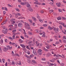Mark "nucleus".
<instances>
[{
  "label": "nucleus",
  "mask_w": 66,
  "mask_h": 66,
  "mask_svg": "<svg viewBox=\"0 0 66 66\" xmlns=\"http://www.w3.org/2000/svg\"><path fill=\"white\" fill-rule=\"evenodd\" d=\"M34 1H35V2H34V4H36V2H38V1L37 0H34Z\"/></svg>",
  "instance_id": "8fccbe9b"
},
{
  "label": "nucleus",
  "mask_w": 66,
  "mask_h": 66,
  "mask_svg": "<svg viewBox=\"0 0 66 66\" xmlns=\"http://www.w3.org/2000/svg\"><path fill=\"white\" fill-rule=\"evenodd\" d=\"M20 46H21L22 47V48H26V46L24 45V44H20Z\"/></svg>",
  "instance_id": "9d476101"
},
{
  "label": "nucleus",
  "mask_w": 66,
  "mask_h": 66,
  "mask_svg": "<svg viewBox=\"0 0 66 66\" xmlns=\"http://www.w3.org/2000/svg\"><path fill=\"white\" fill-rule=\"evenodd\" d=\"M32 19H33L34 21H36V19L35 17H32Z\"/></svg>",
  "instance_id": "2eb2a0df"
},
{
  "label": "nucleus",
  "mask_w": 66,
  "mask_h": 66,
  "mask_svg": "<svg viewBox=\"0 0 66 66\" xmlns=\"http://www.w3.org/2000/svg\"><path fill=\"white\" fill-rule=\"evenodd\" d=\"M52 65H54V64L53 63H50V66H52Z\"/></svg>",
  "instance_id": "0e129e2a"
},
{
  "label": "nucleus",
  "mask_w": 66,
  "mask_h": 66,
  "mask_svg": "<svg viewBox=\"0 0 66 66\" xmlns=\"http://www.w3.org/2000/svg\"><path fill=\"white\" fill-rule=\"evenodd\" d=\"M30 6L31 5H30L29 4H28L27 5V7H30Z\"/></svg>",
  "instance_id": "e433bc0d"
},
{
  "label": "nucleus",
  "mask_w": 66,
  "mask_h": 66,
  "mask_svg": "<svg viewBox=\"0 0 66 66\" xmlns=\"http://www.w3.org/2000/svg\"><path fill=\"white\" fill-rule=\"evenodd\" d=\"M12 45H13V46H15V45H16V44H15V43H12Z\"/></svg>",
  "instance_id": "3c124183"
},
{
  "label": "nucleus",
  "mask_w": 66,
  "mask_h": 66,
  "mask_svg": "<svg viewBox=\"0 0 66 66\" xmlns=\"http://www.w3.org/2000/svg\"><path fill=\"white\" fill-rule=\"evenodd\" d=\"M59 29L58 28H55L54 29V31H59Z\"/></svg>",
  "instance_id": "ddd939ff"
},
{
  "label": "nucleus",
  "mask_w": 66,
  "mask_h": 66,
  "mask_svg": "<svg viewBox=\"0 0 66 66\" xmlns=\"http://www.w3.org/2000/svg\"><path fill=\"white\" fill-rule=\"evenodd\" d=\"M38 53L39 54V55H42V50L40 49H39L38 50Z\"/></svg>",
  "instance_id": "f257e3e1"
},
{
  "label": "nucleus",
  "mask_w": 66,
  "mask_h": 66,
  "mask_svg": "<svg viewBox=\"0 0 66 66\" xmlns=\"http://www.w3.org/2000/svg\"><path fill=\"white\" fill-rule=\"evenodd\" d=\"M63 43H66V40L65 39H63Z\"/></svg>",
  "instance_id": "a19ab883"
},
{
  "label": "nucleus",
  "mask_w": 66,
  "mask_h": 66,
  "mask_svg": "<svg viewBox=\"0 0 66 66\" xmlns=\"http://www.w3.org/2000/svg\"><path fill=\"white\" fill-rule=\"evenodd\" d=\"M28 34L29 35H32V33H31V32H30V31H28Z\"/></svg>",
  "instance_id": "338daca9"
},
{
  "label": "nucleus",
  "mask_w": 66,
  "mask_h": 66,
  "mask_svg": "<svg viewBox=\"0 0 66 66\" xmlns=\"http://www.w3.org/2000/svg\"><path fill=\"white\" fill-rule=\"evenodd\" d=\"M63 39H65L66 40V36H64L63 37Z\"/></svg>",
  "instance_id": "4d7b16f0"
},
{
  "label": "nucleus",
  "mask_w": 66,
  "mask_h": 66,
  "mask_svg": "<svg viewBox=\"0 0 66 66\" xmlns=\"http://www.w3.org/2000/svg\"><path fill=\"white\" fill-rule=\"evenodd\" d=\"M43 49L45 51H49V50H48L46 49V48L44 47L43 48Z\"/></svg>",
  "instance_id": "4be33fe9"
},
{
  "label": "nucleus",
  "mask_w": 66,
  "mask_h": 66,
  "mask_svg": "<svg viewBox=\"0 0 66 66\" xmlns=\"http://www.w3.org/2000/svg\"><path fill=\"white\" fill-rule=\"evenodd\" d=\"M51 1H52L53 2V3H52L51 2L50 3V4H51V5H52V4H53L54 3H53L54 1H53V0H50Z\"/></svg>",
  "instance_id": "5701e85b"
},
{
  "label": "nucleus",
  "mask_w": 66,
  "mask_h": 66,
  "mask_svg": "<svg viewBox=\"0 0 66 66\" xmlns=\"http://www.w3.org/2000/svg\"><path fill=\"white\" fill-rule=\"evenodd\" d=\"M54 56H56V57H60V56H61V57H62V56H61L60 55H56V54H55L54 55Z\"/></svg>",
  "instance_id": "39448f33"
},
{
  "label": "nucleus",
  "mask_w": 66,
  "mask_h": 66,
  "mask_svg": "<svg viewBox=\"0 0 66 66\" xmlns=\"http://www.w3.org/2000/svg\"><path fill=\"white\" fill-rule=\"evenodd\" d=\"M24 36L25 37H27V38H29V36H27L26 35H24Z\"/></svg>",
  "instance_id": "ea45409f"
},
{
  "label": "nucleus",
  "mask_w": 66,
  "mask_h": 66,
  "mask_svg": "<svg viewBox=\"0 0 66 66\" xmlns=\"http://www.w3.org/2000/svg\"><path fill=\"white\" fill-rule=\"evenodd\" d=\"M4 50H5V51H7V50H8V48H7V47H5L4 48Z\"/></svg>",
  "instance_id": "c756f323"
},
{
  "label": "nucleus",
  "mask_w": 66,
  "mask_h": 66,
  "mask_svg": "<svg viewBox=\"0 0 66 66\" xmlns=\"http://www.w3.org/2000/svg\"><path fill=\"white\" fill-rule=\"evenodd\" d=\"M12 64L13 65H15V63L13 61L12 62Z\"/></svg>",
  "instance_id": "e2e57ef3"
},
{
  "label": "nucleus",
  "mask_w": 66,
  "mask_h": 66,
  "mask_svg": "<svg viewBox=\"0 0 66 66\" xmlns=\"http://www.w3.org/2000/svg\"><path fill=\"white\" fill-rule=\"evenodd\" d=\"M43 33H44V34L42 35V37H45L46 36L45 35V32H43Z\"/></svg>",
  "instance_id": "412c9836"
},
{
  "label": "nucleus",
  "mask_w": 66,
  "mask_h": 66,
  "mask_svg": "<svg viewBox=\"0 0 66 66\" xmlns=\"http://www.w3.org/2000/svg\"><path fill=\"white\" fill-rule=\"evenodd\" d=\"M27 3L26 2H21L20 3V4L21 5H26V3Z\"/></svg>",
  "instance_id": "423d86ee"
},
{
  "label": "nucleus",
  "mask_w": 66,
  "mask_h": 66,
  "mask_svg": "<svg viewBox=\"0 0 66 66\" xmlns=\"http://www.w3.org/2000/svg\"><path fill=\"white\" fill-rule=\"evenodd\" d=\"M7 31H8L7 30L5 31V30H2V32L4 33V34H7Z\"/></svg>",
  "instance_id": "20e7f679"
},
{
  "label": "nucleus",
  "mask_w": 66,
  "mask_h": 66,
  "mask_svg": "<svg viewBox=\"0 0 66 66\" xmlns=\"http://www.w3.org/2000/svg\"><path fill=\"white\" fill-rule=\"evenodd\" d=\"M54 37H55V39L56 40H57L58 39H57L58 37L57 36H54Z\"/></svg>",
  "instance_id": "393cba45"
},
{
  "label": "nucleus",
  "mask_w": 66,
  "mask_h": 66,
  "mask_svg": "<svg viewBox=\"0 0 66 66\" xmlns=\"http://www.w3.org/2000/svg\"><path fill=\"white\" fill-rule=\"evenodd\" d=\"M24 27L25 28H26L27 27H30V26L29 24H28V23L25 22L24 23Z\"/></svg>",
  "instance_id": "f03ea898"
},
{
  "label": "nucleus",
  "mask_w": 66,
  "mask_h": 66,
  "mask_svg": "<svg viewBox=\"0 0 66 66\" xmlns=\"http://www.w3.org/2000/svg\"><path fill=\"white\" fill-rule=\"evenodd\" d=\"M59 28L61 30H62V26L61 25H60L59 26Z\"/></svg>",
  "instance_id": "09e8293b"
},
{
  "label": "nucleus",
  "mask_w": 66,
  "mask_h": 66,
  "mask_svg": "<svg viewBox=\"0 0 66 66\" xmlns=\"http://www.w3.org/2000/svg\"><path fill=\"white\" fill-rule=\"evenodd\" d=\"M50 55H51V54H50V53H48L47 54L46 56L47 57H49Z\"/></svg>",
  "instance_id": "4468645a"
},
{
  "label": "nucleus",
  "mask_w": 66,
  "mask_h": 66,
  "mask_svg": "<svg viewBox=\"0 0 66 66\" xmlns=\"http://www.w3.org/2000/svg\"><path fill=\"white\" fill-rule=\"evenodd\" d=\"M58 10L59 12H62V10L61 9H59Z\"/></svg>",
  "instance_id": "c03bdc74"
},
{
  "label": "nucleus",
  "mask_w": 66,
  "mask_h": 66,
  "mask_svg": "<svg viewBox=\"0 0 66 66\" xmlns=\"http://www.w3.org/2000/svg\"><path fill=\"white\" fill-rule=\"evenodd\" d=\"M59 23L60 24H61V25H62L63 26V27H64V25H65V24H64V23Z\"/></svg>",
  "instance_id": "dca6fc26"
},
{
  "label": "nucleus",
  "mask_w": 66,
  "mask_h": 66,
  "mask_svg": "<svg viewBox=\"0 0 66 66\" xmlns=\"http://www.w3.org/2000/svg\"><path fill=\"white\" fill-rule=\"evenodd\" d=\"M11 54L13 56H15V54L14 53V52H13V51H12L11 52Z\"/></svg>",
  "instance_id": "6ab92c4d"
},
{
  "label": "nucleus",
  "mask_w": 66,
  "mask_h": 66,
  "mask_svg": "<svg viewBox=\"0 0 66 66\" xmlns=\"http://www.w3.org/2000/svg\"><path fill=\"white\" fill-rule=\"evenodd\" d=\"M50 61L51 62H52V63H54V61H53L52 60H50Z\"/></svg>",
  "instance_id": "052dcab7"
},
{
  "label": "nucleus",
  "mask_w": 66,
  "mask_h": 66,
  "mask_svg": "<svg viewBox=\"0 0 66 66\" xmlns=\"http://www.w3.org/2000/svg\"><path fill=\"white\" fill-rule=\"evenodd\" d=\"M17 11L19 12H20V10H19L18 9H17Z\"/></svg>",
  "instance_id": "774afa93"
},
{
  "label": "nucleus",
  "mask_w": 66,
  "mask_h": 66,
  "mask_svg": "<svg viewBox=\"0 0 66 66\" xmlns=\"http://www.w3.org/2000/svg\"><path fill=\"white\" fill-rule=\"evenodd\" d=\"M26 57H27V58H28V59H30V57H29V56L28 55H26Z\"/></svg>",
  "instance_id": "680f3d73"
},
{
  "label": "nucleus",
  "mask_w": 66,
  "mask_h": 66,
  "mask_svg": "<svg viewBox=\"0 0 66 66\" xmlns=\"http://www.w3.org/2000/svg\"><path fill=\"white\" fill-rule=\"evenodd\" d=\"M53 11L52 10H50L49 11V12L50 13H52V12H53Z\"/></svg>",
  "instance_id": "69168bd1"
},
{
  "label": "nucleus",
  "mask_w": 66,
  "mask_h": 66,
  "mask_svg": "<svg viewBox=\"0 0 66 66\" xmlns=\"http://www.w3.org/2000/svg\"><path fill=\"white\" fill-rule=\"evenodd\" d=\"M30 57H34V55L32 54L30 55Z\"/></svg>",
  "instance_id": "a18cd8bd"
},
{
  "label": "nucleus",
  "mask_w": 66,
  "mask_h": 66,
  "mask_svg": "<svg viewBox=\"0 0 66 66\" xmlns=\"http://www.w3.org/2000/svg\"><path fill=\"white\" fill-rule=\"evenodd\" d=\"M2 27L3 28V29H6V27L4 26H2Z\"/></svg>",
  "instance_id": "f704fd0d"
},
{
  "label": "nucleus",
  "mask_w": 66,
  "mask_h": 66,
  "mask_svg": "<svg viewBox=\"0 0 66 66\" xmlns=\"http://www.w3.org/2000/svg\"><path fill=\"white\" fill-rule=\"evenodd\" d=\"M46 48L47 49H50V46H46Z\"/></svg>",
  "instance_id": "5fc2aeb1"
},
{
  "label": "nucleus",
  "mask_w": 66,
  "mask_h": 66,
  "mask_svg": "<svg viewBox=\"0 0 66 66\" xmlns=\"http://www.w3.org/2000/svg\"><path fill=\"white\" fill-rule=\"evenodd\" d=\"M36 4H38V5H40L41 4V3H38V1L36 3Z\"/></svg>",
  "instance_id": "c85d7f7f"
},
{
  "label": "nucleus",
  "mask_w": 66,
  "mask_h": 66,
  "mask_svg": "<svg viewBox=\"0 0 66 66\" xmlns=\"http://www.w3.org/2000/svg\"><path fill=\"white\" fill-rule=\"evenodd\" d=\"M39 21L41 23H43V20L41 19H39Z\"/></svg>",
  "instance_id": "f3484780"
},
{
  "label": "nucleus",
  "mask_w": 66,
  "mask_h": 66,
  "mask_svg": "<svg viewBox=\"0 0 66 66\" xmlns=\"http://www.w3.org/2000/svg\"><path fill=\"white\" fill-rule=\"evenodd\" d=\"M3 19V17H0V21H2V19Z\"/></svg>",
  "instance_id": "473e14b6"
},
{
  "label": "nucleus",
  "mask_w": 66,
  "mask_h": 66,
  "mask_svg": "<svg viewBox=\"0 0 66 66\" xmlns=\"http://www.w3.org/2000/svg\"><path fill=\"white\" fill-rule=\"evenodd\" d=\"M57 19L58 20H61L62 18L61 17H59L57 18Z\"/></svg>",
  "instance_id": "b1692460"
},
{
  "label": "nucleus",
  "mask_w": 66,
  "mask_h": 66,
  "mask_svg": "<svg viewBox=\"0 0 66 66\" xmlns=\"http://www.w3.org/2000/svg\"><path fill=\"white\" fill-rule=\"evenodd\" d=\"M9 39H10L11 40H13V39L11 37H9Z\"/></svg>",
  "instance_id": "bb28decb"
},
{
  "label": "nucleus",
  "mask_w": 66,
  "mask_h": 66,
  "mask_svg": "<svg viewBox=\"0 0 66 66\" xmlns=\"http://www.w3.org/2000/svg\"><path fill=\"white\" fill-rule=\"evenodd\" d=\"M45 45H46V46H49V45L48 44V43H47L46 42H45Z\"/></svg>",
  "instance_id": "864d4df0"
},
{
  "label": "nucleus",
  "mask_w": 66,
  "mask_h": 66,
  "mask_svg": "<svg viewBox=\"0 0 66 66\" xmlns=\"http://www.w3.org/2000/svg\"><path fill=\"white\" fill-rule=\"evenodd\" d=\"M15 35L14 34L13 36H12V37L13 39H15Z\"/></svg>",
  "instance_id": "6e6d98bb"
},
{
  "label": "nucleus",
  "mask_w": 66,
  "mask_h": 66,
  "mask_svg": "<svg viewBox=\"0 0 66 66\" xmlns=\"http://www.w3.org/2000/svg\"><path fill=\"white\" fill-rule=\"evenodd\" d=\"M4 10H5V11H7V8L6 7H5L4 8Z\"/></svg>",
  "instance_id": "37998d69"
},
{
  "label": "nucleus",
  "mask_w": 66,
  "mask_h": 66,
  "mask_svg": "<svg viewBox=\"0 0 66 66\" xmlns=\"http://www.w3.org/2000/svg\"><path fill=\"white\" fill-rule=\"evenodd\" d=\"M2 61H3V62L4 63H5V60H4V59H3Z\"/></svg>",
  "instance_id": "13d9d810"
},
{
  "label": "nucleus",
  "mask_w": 66,
  "mask_h": 66,
  "mask_svg": "<svg viewBox=\"0 0 66 66\" xmlns=\"http://www.w3.org/2000/svg\"><path fill=\"white\" fill-rule=\"evenodd\" d=\"M18 30L19 31H20L21 32V31H22V30H23V29H18Z\"/></svg>",
  "instance_id": "4c0bfd02"
},
{
  "label": "nucleus",
  "mask_w": 66,
  "mask_h": 66,
  "mask_svg": "<svg viewBox=\"0 0 66 66\" xmlns=\"http://www.w3.org/2000/svg\"><path fill=\"white\" fill-rule=\"evenodd\" d=\"M19 41L20 42L19 43H20V44H21V43H22L23 42V40H22L21 39H19Z\"/></svg>",
  "instance_id": "9b49d317"
},
{
  "label": "nucleus",
  "mask_w": 66,
  "mask_h": 66,
  "mask_svg": "<svg viewBox=\"0 0 66 66\" xmlns=\"http://www.w3.org/2000/svg\"><path fill=\"white\" fill-rule=\"evenodd\" d=\"M56 5H57V6L58 7H60V6H61V3H57L56 4Z\"/></svg>",
  "instance_id": "f8f14e48"
},
{
  "label": "nucleus",
  "mask_w": 66,
  "mask_h": 66,
  "mask_svg": "<svg viewBox=\"0 0 66 66\" xmlns=\"http://www.w3.org/2000/svg\"><path fill=\"white\" fill-rule=\"evenodd\" d=\"M38 42H36V43L37 44V46L38 47V46H39V43H38Z\"/></svg>",
  "instance_id": "a878e982"
},
{
  "label": "nucleus",
  "mask_w": 66,
  "mask_h": 66,
  "mask_svg": "<svg viewBox=\"0 0 66 66\" xmlns=\"http://www.w3.org/2000/svg\"><path fill=\"white\" fill-rule=\"evenodd\" d=\"M32 62H33V63H35V64H36V62H35V60H32Z\"/></svg>",
  "instance_id": "7c9ffc66"
},
{
  "label": "nucleus",
  "mask_w": 66,
  "mask_h": 66,
  "mask_svg": "<svg viewBox=\"0 0 66 66\" xmlns=\"http://www.w3.org/2000/svg\"><path fill=\"white\" fill-rule=\"evenodd\" d=\"M43 26H44V27H47V24H43Z\"/></svg>",
  "instance_id": "de8ad7c7"
},
{
  "label": "nucleus",
  "mask_w": 66,
  "mask_h": 66,
  "mask_svg": "<svg viewBox=\"0 0 66 66\" xmlns=\"http://www.w3.org/2000/svg\"><path fill=\"white\" fill-rule=\"evenodd\" d=\"M28 44H32V41H30L29 42H28Z\"/></svg>",
  "instance_id": "603ef678"
},
{
  "label": "nucleus",
  "mask_w": 66,
  "mask_h": 66,
  "mask_svg": "<svg viewBox=\"0 0 66 66\" xmlns=\"http://www.w3.org/2000/svg\"><path fill=\"white\" fill-rule=\"evenodd\" d=\"M27 29H28V30H29L30 29H31V27H30V26L29 27H27V28H26Z\"/></svg>",
  "instance_id": "72a5a7b5"
},
{
  "label": "nucleus",
  "mask_w": 66,
  "mask_h": 66,
  "mask_svg": "<svg viewBox=\"0 0 66 66\" xmlns=\"http://www.w3.org/2000/svg\"><path fill=\"white\" fill-rule=\"evenodd\" d=\"M48 29L49 30H52V29H53V28H52V27H51L50 26H49L48 27Z\"/></svg>",
  "instance_id": "a211bd4d"
},
{
  "label": "nucleus",
  "mask_w": 66,
  "mask_h": 66,
  "mask_svg": "<svg viewBox=\"0 0 66 66\" xmlns=\"http://www.w3.org/2000/svg\"><path fill=\"white\" fill-rule=\"evenodd\" d=\"M33 53H34V55H37V53H36V52L35 50H34L33 51Z\"/></svg>",
  "instance_id": "6e6552de"
},
{
  "label": "nucleus",
  "mask_w": 66,
  "mask_h": 66,
  "mask_svg": "<svg viewBox=\"0 0 66 66\" xmlns=\"http://www.w3.org/2000/svg\"><path fill=\"white\" fill-rule=\"evenodd\" d=\"M42 5H46V4H45V3H42L41 4Z\"/></svg>",
  "instance_id": "bf43d9fd"
},
{
  "label": "nucleus",
  "mask_w": 66,
  "mask_h": 66,
  "mask_svg": "<svg viewBox=\"0 0 66 66\" xmlns=\"http://www.w3.org/2000/svg\"><path fill=\"white\" fill-rule=\"evenodd\" d=\"M28 62L29 63H31V60H28Z\"/></svg>",
  "instance_id": "79ce46f5"
},
{
  "label": "nucleus",
  "mask_w": 66,
  "mask_h": 66,
  "mask_svg": "<svg viewBox=\"0 0 66 66\" xmlns=\"http://www.w3.org/2000/svg\"><path fill=\"white\" fill-rule=\"evenodd\" d=\"M18 26L19 28H22L23 26V24L21 23H19L18 24Z\"/></svg>",
  "instance_id": "7ed1b4c3"
},
{
  "label": "nucleus",
  "mask_w": 66,
  "mask_h": 66,
  "mask_svg": "<svg viewBox=\"0 0 66 66\" xmlns=\"http://www.w3.org/2000/svg\"><path fill=\"white\" fill-rule=\"evenodd\" d=\"M18 64L19 65H20L21 64V61H19V62H18Z\"/></svg>",
  "instance_id": "cd10ccee"
},
{
  "label": "nucleus",
  "mask_w": 66,
  "mask_h": 66,
  "mask_svg": "<svg viewBox=\"0 0 66 66\" xmlns=\"http://www.w3.org/2000/svg\"><path fill=\"white\" fill-rule=\"evenodd\" d=\"M16 31L17 30H12V32L13 33H15V32H16Z\"/></svg>",
  "instance_id": "2f4dec72"
},
{
  "label": "nucleus",
  "mask_w": 66,
  "mask_h": 66,
  "mask_svg": "<svg viewBox=\"0 0 66 66\" xmlns=\"http://www.w3.org/2000/svg\"><path fill=\"white\" fill-rule=\"evenodd\" d=\"M28 10L29 11H30V12H33V10L31 8H28Z\"/></svg>",
  "instance_id": "0eeeda50"
},
{
  "label": "nucleus",
  "mask_w": 66,
  "mask_h": 66,
  "mask_svg": "<svg viewBox=\"0 0 66 66\" xmlns=\"http://www.w3.org/2000/svg\"><path fill=\"white\" fill-rule=\"evenodd\" d=\"M3 39H1L0 42V43L1 44H3Z\"/></svg>",
  "instance_id": "aec40b11"
},
{
  "label": "nucleus",
  "mask_w": 66,
  "mask_h": 66,
  "mask_svg": "<svg viewBox=\"0 0 66 66\" xmlns=\"http://www.w3.org/2000/svg\"><path fill=\"white\" fill-rule=\"evenodd\" d=\"M7 20H5L4 22V23H5H5H7Z\"/></svg>",
  "instance_id": "58836bf2"
},
{
  "label": "nucleus",
  "mask_w": 66,
  "mask_h": 66,
  "mask_svg": "<svg viewBox=\"0 0 66 66\" xmlns=\"http://www.w3.org/2000/svg\"><path fill=\"white\" fill-rule=\"evenodd\" d=\"M7 48H8V49H12V46L10 47V46L9 45L7 46Z\"/></svg>",
  "instance_id": "1a4fd4ad"
},
{
  "label": "nucleus",
  "mask_w": 66,
  "mask_h": 66,
  "mask_svg": "<svg viewBox=\"0 0 66 66\" xmlns=\"http://www.w3.org/2000/svg\"><path fill=\"white\" fill-rule=\"evenodd\" d=\"M17 15H18L19 16H21V14L18 13H17Z\"/></svg>",
  "instance_id": "c9c22d12"
},
{
  "label": "nucleus",
  "mask_w": 66,
  "mask_h": 66,
  "mask_svg": "<svg viewBox=\"0 0 66 66\" xmlns=\"http://www.w3.org/2000/svg\"><path fill=\"white\" fill-rule=\"evenodd\" d=\"M28 20L29 21V22H31V23H32V20L30 19H28Z\"/></svg>",
  "instance_id": "49530a36"
}]
</instances>
